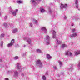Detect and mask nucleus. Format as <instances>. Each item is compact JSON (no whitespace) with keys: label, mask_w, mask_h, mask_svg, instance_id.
<instances>
[{"label":"nucleus","mask_w":80,"mask_h":80,"mask_svg":"<svg viewBox=\"0 0 80 80\" xmlns=\"http://www.w3.org/2000/svg\"><path fill=\"white\" fill-rule=\"evenodd\" d=\"M37 65L39 67L41 68L43 67V65L42 64V63L41 62V61L40 60L38 59L37 60L36 62Z\"/></svg>","instance_id":"obj_1"},{"label":"nucleus","mask_w":80,"mask_h":80,"mask_svg":"<svg viewBox=\"0 0 80 80\" xmlns=\"http://www.w3.org/2000/svg\"><path fill=\"white\" fill-rule=\"evenodd\" d=\"M42 0H31V2L32 5H33L34 6H35L37 5V3H38L40 2Z\"/></svg>","instance_id":"obj_2"},{"label":"nucleus","mask_w":80,"mask_h":80,"mask_svg":"<svg viewBox=\"0 0 80 80\" xmlns=\"http://www.w3.org/2000/svg\"><path fill=\"white\" fill-rule=\"evenodd\" d=\"M60 8L61 9H63V8H67L68 7V5L66 4H63L62 3L60 4Z\"/></svg>","instance_id":"obj_3"},{"label":"nucleus","mask_w":80,"mask_h":80,"mask_svg":"<svg viewBox=\"0 0 80 80\" xmlns=\"http://www.w3.org/2000/svg\"><path fill=\"white\" fill-rule=\"evenodd\" d=\"M41 30L44 34H46V33H47V30L46 28L45 27H42L41 28Z\"/></svg>","instance_id":"obj_4"},{"label":"nucleus","mask_w":80,"mask_h":80,"mask_svg":"<svg viewBox=\"0 0 80 80\" xmlns=\"http://www.w3.org/2000/svg\"><path fill=\"white\" fill-rule=\"evenodd\" d=\"M52 32V37L53 38H57V37H56V32L54 30H52L50 32Z\"/></svg>","instance_id":"obj_5"},{"label":"nucleus","mask_w":80,"mask_h":80,"mask_svg":"<svg viewBox=\"0 0 80 80\" xmlns=\"http://www.w3.org/2000/svg\"><path fill=\"white\" fill-rule=\"evenodd\" d=\"M65 55H69L70 57H72L73 55V54L70 51H67L65 53Z\"/></svg>","instance_id":"obj_6"},{"label":"nucleus","mask_w":80,"mask_h":80,"mask_svg":"<svg viewBox=\"0 0 80 80\" xmlns=\"http://www.w3.org/2000/svg\"><path fill=\"white\" fill-rule=\"evenodd\" d=\"M20 63H18L17 64L16 67H17L19 71L21 72L22 71V68L20 67Z\"/></svg>","instance_id":"obj_7"},{"label":"nucleus","mask_w":80,"mask_h":80,"mask_svg":"<svg viewBox=\"0 0 80 80\" xmlns=\"http://www.w3.org/2000/svg\"><path fill=\"white\" fill-rule=\"evenodd\" d=\"M77 36V33L74 32L71 34L70 36V38H73V37H75Z\"/></svg>","instance_id":"obj_8"},{"label":"nucleus","mask_w":80,"mask_h":80,"mask_svg":"<svg viewBox=\"0 0 80 80\" xmlns=\"http://www.w3.org/2000/svg\"><path fill=\"white\" fill-rule=\"evenodd\" d=\"M26 41L27 42V43H28V44H32V39L30 38H28L27 39Z\"/></svg>","instance_id":"obj_9"},{"label":"nucleus","mask_w":80,"mask_h":80,"mask_svg":"<svg viewBox=\"0 0 80 80\" xmlns=\"http://www.w3.org/2000/svg\"><path fill=\"white\" fill-rule=\"evenodd\" d=\"M18 9H16L12 13V15L13 16H16V15H17V12H18Z\"/></svg>","instance_id":"obj_10"},{"label":"nucleus","mask_w":80,"mask_h":80,"mask_svg":"<svg viewBox=\"0 0 80 80\" xmlns=\"http://www.w3.org/2000/svg\"><path fill=\"white\" fill-rule=\"evenodd\" d=\"M18 32V29L17 28H15L12 31V32L13 33H17Z\"/></svg>","instance_id":"obj_11"},{"label":"nucleus","mask_w":80,"mask_h":80,"mask_svg":"<svg viewBox=\"0 0 80 80\" xmlns=\"http://www.w3.org/2000/svg\"><path fill=\"white\" fill-rule=\"evenodd\" d=\"M14 75L15 77H17L18 76V72L17 71H15L14 72Z\"/></svg>","instance_id":"obj_12"},{"label":"nucleus","mask_w":80,"mask_h":80,"mask_svg":"<svg viewBox=\"0 0 80 80\" xmlns=\"http://www.w3.org/2000/svg\"><path fill=\"white\" fill-rule=\"evenodd\" d=\"M32 20L33 23H34V24H38V21L37 20L34 19H33Z\"/></svg>","instance_id":"obj_13"},{"label":"nucleus","mask_w":80,"mask_h":80,"mask_svg":"<svg viewBox=\"0 0 80 80\" xmlns=\"http://www.w3.org/2000/svg\"><path fill=\"white\" fill-rule=\"evenodd\" d=\"M74 53L75 55H80V50L77 51H75L74 52Z\"/></svg>","instance_id":"obj_14"},{"label":"nucleus","mask_w":80,"mask_h":80,"mask_svg":"<svg viewBox=\"0 0 80 80\" xmlns=\"http://www.w3.org/2000/svg\"><path fill=\"white\" fill-rule=\"evenodd\" d=\"M50 37L49 35H47L46 36V41H50Z\"/></svg>","instance_id":"obj_15"},{"label":"nucleus","mask_w":80,"mask_h":80,"mask_svg":"<svg viewBox=\"0 0 80 80\" xmlns=\"http://www.w3.org/2000/svg\"><path fill=\"white\" fill-rule=\"evenodd\" d=\"M47 58L48 60H50V59H51V58H52V57L50 56V54H48L47 55Z\"/></svg>","instance_id":"obj_16"},{"label":"nucleus","mask_w":80,"mask_h":80,"mask_svg":"<svg viewBox=\"0 0 80 80\" xmlns=\"http://www.w3.org/2000/svg\"><path fill=\"white\" fill-rule=\"evenodd\" d=\"M58 63L60 67H62L63 66V63L62 62L60 61H59Z\"/></svg>","instance_id":"obj_17"},{"label":"nucleus","mask_w":80,"mask_h":80,"mask_svg":"<svg viewBox=\"0 0 80 80\" xmlns=\"http://www.w3.org/2000/svg\"><path fill=\"white\" fill-rule=\"evenodd\" d=\"M56 42L57 45H59V44L62 43V42L58 40V39H56Z\"/></svg>","instance_id":"obj_18"},{"label":"nucleus","mask_w":80,"mask_h":80,"mask_svg":"<svg viewBox=\"0 0 80 80\" xmlns=\"http://www.w3.org/2000/svg\"><path fill=\"white\" fill-rule=\"evenodd\" d=\"M12 46L13 45L10 42L7 45V46L8 47H12Z\"/></svg>","instance_id":"obj_19"},{"label":"nucleus","mask_w":80,"mask_h":80,"mask_svg":"<svg viewBox=\"0 0 80 80\" xmlns=\"http://www.w3.org/2000/svg\"><path fill=\"white\" fill-rule=\"evenodd\" d=\"M14 72V70H11L8 71V73H13Z\"/></svg>","instance_id":"obj_20"},{"label":"nucleus","mask_w":80,"mask_h":80,"mask_svg":"<svg viewBox=\"0 0 80 80\" xmlns=\"http://www.w3.org/2000/svg\"><path fill=\"white\" fill-rule=\"evenodd\" d=\"M45 12V9H43V8L41 9L40 12L41 13H44Z\"/></svg>","instance_id":"obj_21"},{"label":"nucleus","mask_w":80,"mask_h":80,"mask_svg":"<svg viewBox=\"0 0 80 80\" xmlns=\"http://www.w3.org/2000/svg\"><path fill=\"white\" fill-rule=\"evenodd\" d=\"M67 47V46L65 44H62L61 46V48H63L64 47Z\"/></svg>","instance_id":"obj_22"},{"label":"nucleus","mask_w":80,"mask_h":80,"mask_svg":"<svg viewBox=\"0 0 80 80\" xmlns=\"http://www.w3.org/2000/svg\"><path fill=\"white\" fill-rule=\"evenodd\" d=\"M36 51L37 52H38V53H42V51L40 49H37L36 50Z\"/></svg>","instance_id":"obj_23"},{"label":"nucleus","mask_w":80,"mask_h":80,"mask_svg":"<svg viewBox=\"0 0 80 80\" xmlns=\"http://www.w3.org/2000/svg\"><path fill=\"white\" fill-rule=\"evenodd\" d=\"M30 59L31 60H34V56L31 55L30 57Z\"/></svg>","instance_id":"obj_24"},{"label":"nucleus","mask_w":80,"mask_h":80,"mask_svg":"<svg viewBox=\"0 0 80 80\" xmlns=\"http://www.w3.org/2000/svg\"><path fill=\"white\" fill-rule=\"evenodd\" d=\"M17 3L20 4V3H22V1L19 0V1H17Z\"/></svg>","instance_id":"obj_25"},{"label":"nucleus","mask_w":80,"mask_h":80,"mask_svg":"<svg viewBox=\"0 0 80 80\" xmlns=\"http://www.w3.org/2000/svg\"><path fill=\"white\" fill-rule=\"evenodd\" d=\"M10 8V13H12V12H13V9L12 8V7H9Z\"/></svg>","instance_id":"obj_26"},{"label":"nucleus","mask_w":80,"mask_h":80,"mask_svg":"<svg viewBox=\"0 0 80 80\" xmlns=\"http://www.w3.org/2000/svg\"><path fill=\"white\" fill-rule=\"evenodd\" d=\"M78 4V0H76L75 1V5Z\"/></svg>","instance_id":"obj_27"},{"label":"nucleus","mask_w":80,"mask_h":80,"mask_svg":"<svg viewBox=\"0 0 80 80\" xmlns=\"http://www.w3.org/2000/svg\"><path fill=\"white\" fill-rule=\"evenodd\" d=\"M14 41V39H12V40L11 42L10 43H11L12 45H13V43H14L15 42Z\"/></svg>","instance_id":"obj_28"},{"label":"nucleus","mask_w":80,"mask_h":80,"mask_svg":"<svg viewBox=\"0 0 80 80\" xmlns=\"http://www.w3.org/2000/svg\"><path fill=\"white\" fill-rule=\"evenodd\" d=\"M46 45H49L50 44V41H46Z\"/></svg>","instance_id":"obj_29"},{"label":"nucleus","mask_w":80,"mask_h":80,"mask_svg":"<svg viewBox=\"0 0 80 80\" xmlns=\"http://www.w3.org/2000/svg\"><path fill=\"white\" fill-rule=\"evenodd\" d=\"M3 26L4 27H7V23H4L2 24Z\"/></svg>","instance_id":"obj_30"},{"label":"nucleus","mask_w":80,"mask_h":80,"mask_svg":"<svg viewBox=\"0 0 80 80\" xmlns=\"http://www.w3.org/2000/svg\"><path fill=\"white\" fill-rule=\"evenodd\" d=\"M14 60H17V59H18V56H15L14 58Z\"/></svg>","instance_id":"obj_31"},{"label":"nucleus","mask_w":80,"mask_h":80,"mask_svg":"<svg viewBox=\"0 0 80 80\" xmlns=\"http://www.w3.org/2000/svg\"><path fill=\"white\" fill-rule=\"evenodd\" d=\"M42 79L43 80H45L46 79V77L45 76H42Z\"/></svg>","instance_id":"obj_32"},{"label":"nucleus","mask_w":80,"mask_h":80,"mask_svg":"<svg viewBox=\"0 0 80 80\" xmlns=\"http://www.w3.org/2000/svg\"><path fill=\"white\" fill-rule=\"evenodd\" d=\"M76 8L78 9V5L79 4H75Z\"/></svg>","instance_id":"obj_33"},{"label":"nucleus","mask_w":80,"mask_h":80,"mask_svg":"<svg viewBox=\"0 0 80 80\" xmlns=\"http://www.w3.org/2000/svg\"><path fill=\"white\" fill-rule=\"evenodd\" d=\"M3 42L2 41L1 42V47H3Z\"/></svg>","instance_id":"obj_34"},{"label":"nucleus","mask_w":80,"mask_h":80,"mask_svg":"<svg viewBox=\"0 0 80 80\" xmlns=\"http://www.w3.org/2000/svg\"><path fill=\"white\" fill-rule=\"evenodd\" d=\"M26 55V52L23 53L22 54V57H25V56Z\"/></svg>","instance_id":"obj_35"},{"label":"nucleus","mask_w":80,"mask_h":80,"mask_svg":"<svg viewBox=\"0 0 80 80\" xmlns=\"http://www.w3.org/2000/svg\"><path fill=\"white\" fill-rule=\"evenodd\" d=\"M4 35H5L4 34H1V35L0 36V37H1V38L2 37H4Z\"/></svg>","instance_id":"obj_36"},{"label":"nucleus","mask_w":80,"mask_h":80,"mask_svg":"<svg viewBox=\"0 0 80 80\" xmlns=\"http://www.w3.org/2000/svg\"><path fill=\"white\" fill-rule=\"evenodd\" d=\"M48 10L49 11V13L50 14L52 13V10H51V9H50V8H49L48 9Z\"/></svg>","instance_id":"obj_37"},{"label":"nucleus","mask_w":80,"mask_h":80,"mask_svg":"<svg viewBox=\"0 0 80 80\" xmlns=\"http://www.w3.org/2000/svg\"><path fill=\"white\" fill-rule=\"evenodd\" d=\"M29 26L30 27H32L33 26V25H32V24L31 23H30L29 24Z\"/></svg>","instance_id":"obj_38"},{"label":"nucleus","mask_w":80,"mask_h":80,"mask_svg":"<svg viewBox=\"0 0 80 80\" xmlns=\"http://www.w3.org/2000/svg\"><path fill=\"white\" fill-rule=\"evenodd\" d=\"M4 19H5V20H6L7 19V16H6L4 17Z\"/></svg>","instance_id":"obj_39"},{"label":"nucleus","mask_w":80,"mask_h":80,"mask_svg":"<svg viewBox=\"0 0 80 80\" xmlns=\"http://www.w3.org/2000/svg\"><path fill=\"white\" fill-rule=\"evenodd\" d=\"M75 29H73L72 30V32H75Z\"/></svg>","instance_id":"obj_40"},{"label":"nucleus","mask_w":80,"mask_h":80,"mask_svg":"<svg viewBox=\"0 0 80 80\" xmlns=\"http://www.w3.org/2000/svg\"><path fill=\"white\" fill-rule=\"evenodd\" d=\"M73 69V67H72L70 69H69V70H72Z\"/></svg>","instance_id":"obj_41"},{"label":"nucleus","mask_w":80,"mask_h":80,"mask_svg":"<svg viewBox=\"0 0 80 80\" xmlns=\"http://www.w3.org/2000/svg\"><path fill=\"white\" fill-rule=\"evenodd\" d=\"M24 75H25V74L24 73L21 74V76H22V77H24Z\"/></svg>","instance_id":"obj_42"},{"label":"nucleus","mask_w":80,"mask_h":80,"mask_svg":"<svg viewBox=\"0 0 80 80\" xmlns=\"http://www.w3.org/2000/svg\"><path fill=\"white\" fill-rule=\"evenodd\" d=\"M54 69H55V70H56V69H57V67H56V66H54Z\"/></svg>","instance_id":"obj_43"},{"label":"nucleus","mask_w":80,"mask_h":80,"mask_svg":"<svg viewBox=\"0 0 80 80\" xmlns=\"http://www.w3.org/2000/svg\"><path fill=\"white\" fill-rule=\"evenodd\" d=\"M64 18L65 19V20H66V19H67V17L65 16H64Z\"/></svg>","instance_id":"obj_44"},{"label":"nucleus","mask_w":80,"mask_h":80,"mask_svg":"<svg viewBox=\"0 0 80 80\" xmlns=\"http://www.w3.org/2000/svg\"><path fill=\"white\" fill-rule=\"evenodd\" d=\"M5 80H8V79L7 78H5Z\"/></svg>","instance_id":"obj_45"},{"label":"nucleus","mask_w":80,"mask_h":80,"mask_svg":"<svg viewBox=\"0 0 80 80\" xmlns=\"http://www.w3.org/2000/svg\"><path fill=\"white\" fill-rule=\"evenodd\" d=\"M55 48H57V46L54 47Z\"/></svg>","instance_id":"obj_46"},{"label":"nucleus","mask_w":80,"mask_h":80,"mask_svg":"<svg viewBox=\"0 0 80 80\" xmlns=\"http://www.w3.org/2000/svg\"><path fill=\"white\" fill-rule=\"evenodd\" d=\"M25 47H26V45H24L23 46V47H24V48Z\"/></svg>","instance_id":"obj_47"},{"label":"nucleus","mask_w":80,"mask_h":80,"mask_svg":"<svg viewBox=\"0 0 80 80\" xmlns=\"http://www.w3.org/2000/svg\"><path fill=\"white\" fill-rule=\"evenodd\" d=\"M0 62H2V59H0Z\"/></svg>","instance_id":"obj_48"},{"label":"nucleus","mask_w":80,"mask_h":80,"mask_svg":"<svg viewBox=\"0 0 80 80\" xmlns=\"http://www.w3.org/2000/svg\"><path fill=\"white\" fill-rule=\"evenodd\" d=\"M1 15H2V13H1V12H0V16H1Z\"/></svg>","instance_id":"obj_49"},{"label":"nucleus","mask_w":80,"mask_h":80,"mask_svg":"<svg viewBox=\"0 0 80 80\" xmlns=\"http://www.w3.org/2000/svg\"><path fill=\"white\" fill-rule=\"evenodd\" d=\"M54 17H55V18H56V16H55Z\"/></svg>","instance_id":"obj_50"},{"label":"nucleus","mask_w":80,"mask_h":80,"mask_svg":"<svg viewBox=\"0 0 80 80\" xmlns=\"http://www.w3.org/2000/svg\"><path fill=\"white\" fill-rule=\"evenodd\" d=\"M79 80H80V79H79Z\"/></svg>","instance_id":"obj_51"},{"label":"nucleus","mask_w":80,"mask_h":80,"mask_svg":"<svg viewBox=\"0 0 80 80\" xmlns=\"http://www.w3.org/2000/svg\"><path fill=\"white\" fill-rule=\"evenodd\" d=\"M47 75H48V74H47Z\"/></svg>","instance_id":"obj_52"}]
</instances>
